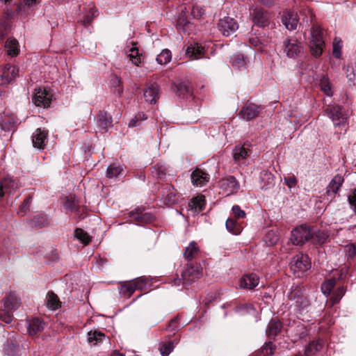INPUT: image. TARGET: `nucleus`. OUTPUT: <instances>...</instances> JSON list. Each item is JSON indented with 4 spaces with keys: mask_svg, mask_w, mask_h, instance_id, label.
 Segmentation results:
<instances>
[{
    "mask_svg": "<svg viewBox=\"0 0 356 356\" xmlns=\"http://www.w3.org/2000/svg\"><path fill=\"white\" fill-rule=\"evenodd\" d=\"M189 12L194 19H200L204 14L203 8L198 5H193L191 8L190 6L188 8H184V10H181V15L177 20V29L179 31L184 33H188L193 26L188 19L187 15Z\"/></svg>",
    "mask_w": 356,
    "mask_h": 356,
    "instance_id": "nucleus-1",
    "label": "nucleus"
},
{
    "mask_svg": "<svg viewBox=\"0 0 356 356\" xmlns=\"http://www.w3.org/2000/svg\"><path fill=\"white\" fill-rule=\"evenodd\" d=\"M304 44L296 37H289L284 40L282 50L286 56L296 58L304 52Z\"/></svg>",
    "mask_w": 356,
    "mask_h": 356,
    "instance_id": "nucleus-2",
    "label": "nucleus"
},
{
    "mask_svg": "<svg viewBox=\"0 0 356 356\" xmlns=\"http://www.w3.org/2000/svg\"><path fill=\"white\" fill-rule=\"evenodd\" d=\"M200 268L197 266L188 264L181 274V277L173 280L174 285H189L200 277Z\"/></svg>",
    "mask_w": 356,
    "mask_h": 356,
    "instance_id": "nucleus-3",
    "label": "nucleus"
},
{
    "mask_svg": "<svg viewBox=\"0 0 356 356\" xmlns=\"http://www.w3.org/2000/svg\"><path fill=\"white\" fill-rule=\"evenodd\" d=\"M335 127L344 126L347 121L346 110L338 104L328 105L324 111Z\"/></svg>",
    "mask_w": 356,
    "mask_h": 356,
    "instance_id": "nucleus-4",
    "label": "nucleus"
},
{
    "mask_svg": "<svg viewBox=\"0 0 356 356\" xmlns=\"http://www.w3.org/2000/svg\"><path fill=\"white\" fill-rule=\"evenodd\" d=\"M324 41L321 29L314 25L311 30L310 51L314 56H320L323 53Z\"/></svg>",
    "mask_w": 356,
    "mask_h": 356,
    "instance_id": "nucleus-5",
    "label": "nucleus"
},
{
    "mask_svg": "<svg viewBox=\"0 0 356 356\" xmlns=\"http://www.w3.org/2000/svg\"><path fill=\"white\" fill-rule=\"evenodd\" d=\"M80 13L79 15L77 22L84 26L89 25L92 19L97 15V10L95 5L92 3L86 5L79 6Z\"/></svg>",
    "mask_w": 356,
    "mask_h": 356,
    "instance_id": "nucleus-6",
    "label": "nucleus"
},
{
    "mask_svg": "<svg viewBox=\"0 0 356 356\" xmlns=\"http://www.w3.org/2000/svg\"><path fill=\"white\" fill-rule=\"evenodd\" d=\"M312 231L306 225H300L291 232V241L293 245H301L310 240Z\"/></svg>",
    "mask_w": 356,
    "mask_h": 356,
    "instance_id": "nucleus-7",
    "label": "nucleus"
},
{
    "mask_svg": "<svg viewBox=\"0 0 356 356\" xmlns=\"http://www.w3.org/2000/svg\"><path fill=\"white\" fill-rule=\"evenodd\" d=\"M288 298L292 302V305L298 309H305L309 305V300L305 296L302 288L300 286L292 289L288 294Z\"/></svg>",
    "mask_w": 356,
    "mask_h": 356,
    "instance_id": "nucleus-8",
    "label": "nucleus"
},
{
    "mask_svg": "<svg viewBox=\"0 0 356 356\" xmlns=\"http://www.w3.org/2000/svg\"><path fill=\"white\" fill-rule=\"evenodd\" d=\"M218 25L220 31L225 36L232 35L238 29L237 22L234 18L229 17L221 19Z\"/></svg>",
    "mask_w": 356,
    "mask_h": 356,
    "instance_id": "nucleus-9",
    "label": "nucleus"
},
{
    "mask_svg": "<svg viewBox=\"0 0 356 356\" xmlns=\"http://www.w3.org/2000/svg\"><path fill=\"white\" fill-rule=\"evenodd\" d=\"M219 185L222 191L227 195L237 193L240 188L238 181L233 176L222 179L219 181Z\"/></svg>",
    "mask_w": 356,
    "mask_h": 356,
    "instance_id": "nucleus-10",
    "label": "nucleus"
},
{
    "mask_svg": "<svg viewBox=\"0 0 356 356\" xmlns=\"http://www.w3.org/2000/svg\"><path fill=\"white\" fill-rule=\"evenodd\" d=\"M35 91L33 97L34 104L38 106H43L44 108L49 106L52 99V94L49 90L46 88H39Z\"/></svg>",
    "mask_w": 356,
    "mask_h": 356,
    "instance_id": "nucleus-11",
    "label": "nucleus"
},
{
    "mask_svg": "<svg viewBox=\"0 0 356 356\" xmlns=\"http://www.w3.org/2000/svg\"><path fill=\"white\" fill-rule=\"evenodd\" d=\"M250 15L255 25L261 27H266L269 25L270 15L263 8H255L250 13Z\"/></svg>",
    "mask_w": 356,
    "mask_h": 356,
    "instance_id": "nucleus-12",
    "label": "nucleus"
},
{
    "mask_svg": "<svg viewBox=\"0 0 356 356\" xmlns=\"http://www.w3.org/2000/svg\"><path fill=\"white\" fill-rule=\"evenodd\" d=\"M33 146L38 149H44L48 142V131L44 129H37L31 136Z\"/></svg>",
    "mask_w": 356,
    "mask_h": 356,
    "instance_id": "nucleus-13",
    "label": "nucleus"
},
{
    "mask_svg": "<svg viewBox=\"0 0 356 356\" xmlns=\"http://www.w3.org/2000/svg\"><path fill=\"white\" fill-rule=\"evenodd\" d=\"M291 268L293 270L305 271L310 268V261L309 257L306 254H297L293 258L291 263Z\"/></svg>",
    "mask_w": 356,
    "mask_h": 356,
    "instance_id": "nucleus-14",
    "label": "nucleus"
},
{
    "mask_svg": "<svg viewBox=\"0 0 356 356\" xmlns=\"http://www.w3.org/2000/svg\"><path fill=\"white\" fill-rule=\"evenodd\" d=\"M260 111V107L254 104L248 102L241 108L239 115L245 120H251L257 117Z\"/></svg>",
    "mask_w": 356,
    "mask_h": 356,
    "instance_id": "nucleus-15",
    "label": "nucleus"
},
{
    "mask_svg": "<svg viewBox=\"0 0 356 356\" xmlns=\"http://www.w3.org/2000/svg\"><path fill=\"white\" fill-rule=\"evenodd\" d=\"M209 179V175L200 168H196L191 174V181L194 186L197 187L205 186Z\"/></svg>",
    "mask_w": 356,
    "mask_h": 356,
    "instance_id": "nucleus-16",
    "label": "nucleus"
},
{
    "mask_svg": "<svg viewBox=\"0 0 356 356\" xmlns=\"http://www.w3.org/2000/svg\"><path fill=\"white\" fill-rule=\"evenodd\" d=\"M298 21V14L293 11H286L282 16V24L289 31L296 29Z\"/></svg>",
    "mask_w": 356,
    "mask_h": 356,
    "instance_id": "nucleus-17",
    "label": "nucleus"
},
{
    "mask_svg": "<svg viewBox=\"0 0 356 356\" xmlns=\"http://www.w3.org/2000/svg\"><path fill=\"white\" fill-rule=\"evenodd\" d=\"M18 72L19 69L17 67L10 65V64L6 65L1 75V83H10L17 76Z\"/></svg>",
    "mask_w": 356,
    "mask_h": 356,
    "instance_id": "nucleus-18",
    "label": "nucleus"
},
{
    "mask_svg": "<svg viewBox=\"0 0 356 356\" xmlns=\"http://www.w3.org/2000/svg\"><path fill=\"white\" fill-rule=\"evenodd\" d=\"M143 95L147 102L151 104H156L159 97V88L158 85L151 83L147 86L144 91Z\"/></svg>",
    "mask_w": 356,
    "mask_h": 356,
    "instance_id": "nucleus-19",
    "label": "nucleus"
},
{
    "mask_svg": "<svg viewBox=\"0 0 356 356\" xmlns=\"http://www.w3.org/2000/svg\"><path fill=\"white\" fill-rule=\"evenodd\" d=\"M18 188L17 183L10 177H6L0 181V200L8 193L11 194Z\"/></svg>",
    "mask_w": 356,
    "mask_h": 356,
    "instance_id": "nucleus-20",
    "label": "nucleus"
},
{
    "mask_svg": "<svg viewBox=\"0 0 356 356\" xmlns=\"http://www.w3.org/2000/svg\"><path fill=\"white\" fill-rule=\"evenodd\" d=\"M20 306L18 296L13 292L9 293L3 299V308L6 311H13Z\"/></svg>",
    "mask_w": 356,
    "mask_h": 356,
    "instance_id": "nucleus-21",
    "label": "nucleus"
},
{
    "mask_svg": "<svg viewBox=\"0 0 356 356\" xmlns=\"http://www.w3.org/2000/svg\"><path fill=\"white\" fill-rule=\"evenodd\" d=\"M259 284V277L254 273L248 274L240 280V286L243 289H252Z\"/></svg>",
    "mask_w": 356,
    "mask_h": 356,
    "instance_id": "nucleus-22",
    "label": "nucleus"
},
{
    "mask_svg": "<svg viewBox=\"0 0 356 356\" xmlns=\"http://www.w3.org/2000/svg\"><path fill=\"white\" fill-rule=\"evenodd\" d=\"M44 328V323L39 318H33L29 321L28 332L31 336H34L41 332Z\"/></svg>",
    "mask_w": 356,
    "mask_h": 356,
    "instance_id": "nucleus-23",
    "label": "nucleus"
},
{
    "mask_svg": "<svg viewBox=\"0 0 356 356\" xmlns=\"http://www.w3.org/2000/svg\"><path fill=\"white\" fill-rule=\"evenodd\" d=\"M17 124V120L13 115L4 114L0 116V129L3 131H10Z\"/></svg>",
    "mask_w": 356,
    "mask_h": 356,
    "instance_id": "nucleus-24",
    "label": "nucleus"
},
{
    "mask_svg": "<svg viewBox=\"0 0 356 356\" xmlns=\"http://www.w3.org/2000/svg\"><path fill=\"white\" fill-rule=\"evenodd\" d=\"M204 54V48L197 43L189 45L186 51V55L191 59H198Z\"/></svg>",
    "mask_w": 356,
    "mask_h": 356,
    "instance_id": "nucleus-25",
    "label": "nucleus"
},
{
    "mask_svg": "<svg viewBox=\"0 0 356 356\" xmlns=\"http://www.w3.org/2000/svg\"><path fill=\"white\" fill-rule=\"evenodd\" d=\"M106 339V335L99 330H91L87 334V341L90 346H97Z\"/></svg>",
    "mask_w": 356,
    "mask_h": 356,
    "instance_id": "nucleus-26",
    "label": "nucleus"
},
{
    "mask_svg": "<svg viewBox=\"0 0 356 356\" xmlns=\"http://www.w3.org/2000/svg\"><path fill=\"white\" fill-rule=\"evenodd\" d=\"M343 181V177L339 175L334 176L327 186V195L336 194L342 186Z\"/></svg>",
    "mask_w": 356,
    "mask_h": 356,
    "instance_id": "nucleus-27",
    "label": "nucleus"
},
{
    "mask_svg": "<svg viewBox=\"0 0 356 356\" xmlns=\"http://www.w3.org/2000/svg\"><path fill=\"white\" fill-rule=\"evenodd\" d=\"M311 229L312 231V234L309 241H311L312 243L315 245H323L326 243L328 238V235L325 232L316 230L314 228Z\"/></svg>",
    "mask_w": 356,
    "mask_h": 356,
    "instance_id": "nucleus-28",
    "label": "nucleus"
},
{
    "mask_svg": "<svg viewBox=\"0 0 356 356\" xmlns=\"http://www.w3.org/2000/svg\"><path fill=\"white\" fill-rule=\"evenodd\" d=\"M261 188L268 189L275 185V177L268 170H263L260 173Z\"/></svg>",
    "mask_w": 356,
    "mask_h": 356,
    "instance_id": "nucleus-29",
    "label": "nucleus"
},
{
    "mask_svg": "<svg viewBox=\"0 0 356 356\" xmlns=\"http://www.w3.org/2000/svg\"><path fill=\"white\" fill-rule=\"evenodd\" d=\"M130 217L132 220L138 222V224L147 223L153 220L154 216L149 213H140L137 209L136 211L130 213Z\"/></svg>",
    "mask_w": 356,
    "mask_h": 356,
    "instance_id": "nucleus-30",
    "label": "nucleus"
},
{
    "mask_svg": "<svg viewBox=\"0 0 356 356\" xmlns=\"http://www.w3.org/2000/svg\"><path fill=\"white\" fill-rule=\"evenodd\" d=\"M112 118L106 112H99L97 115V124L102 129L106 131L112 125Z\"/></svg>",
    "mask_w": 356,
    "mask_h": 356,
    "instance_id": "nucleus-31",
    "label": "nucleus"
},
{
    "mask_svg": "<svg viewBox=\"0 0 356 356\" xmlns=\"http://www.w3.org/2000/svg\"><path fill=\"white\" fill-rule=\"evenodd\" d=\"M40 1L41 0H24L23 3L17 6L19 12L29 15Z\"/></svg>",
    "mask_w": 356,
    "mask_h": 356,
    "instance_id": "nucleus-32",
    "label": "nucleus"
},
{
    "mask_svg": "<svg viewBox=\"0 0 356 356\" xmlns=\"http://www.w3.org/2000/svg\"><path fill=\"white\" fill-rule=\"evenodd\" d=\"M282 327V323L279 321L273 319L268 325L266 333L269 337H275L281 332Z\"/></svg>",
    "mask_w": 356,
    "mask_h": 356,
    "instance_id": "nucleus-33",
    "label": "nucleus"
},
{
    "mask_svg": "<svg viewBox=\"0 0 356 356\" xmlns=\"http://www.w3.org/2000/svg\"><path fill=\"white\" fill-rule=\"evenodd\" d=\"M323 347V343L320 341H313L305 348L306 356H313L320 351Z\"/></svg>",
    "mask_w": 356,
    "mask_h": 356,
    "instance_id": "nucleus-34",
    "label": "nucleus"
},
{
    "mask_svg": "<svg viewBox=\"0 0 356 356\" xmlns=\"http://www.w3.org/2000/svg\"><path fill=\"white\" fill-rule=\"evenodd\" d=\"M250 156V150L244 147L236 146L233 150V156L236 162H241Z\"/></svg>",
    "mask_w": 356,
    "mask_h": 356,
    "instance_id": "nucleus-35",
    "label": "nucleus"
},
{
    "mask_svg": "<svg viewBox=\"0 0 356 356\" xmlns=\"http://www.w3.org/2000/svg\"><path fill=\"white\" fill-rule=\"evenodd\" d=\"M46 302L47 306L52 310H56L61 306V302L57 295L51 291L48 292L46 298Z\"/></svg>",
    "mask_w": 356,
    "mask_h": 356,
    "instance_id": "nucleus-36",
    "label": "nucleus"
},
{
    "mask_svg": "<svg viewBox=\"0 0 356 356\" xmlns=\"http://www.w3.org/2000/svg\"><path fill=\"white\" fill-rule=\"evenodd\" d=\"M205 206V198L203 195L193 198L189 202V207L195 212L203 211Z\"/></svg>",
    "mask_w": 356,
    "mask_h": 356,
    "instance_id": "nucleus-37",
    "label": "nucleus"
},
{
    "mask_svg": "<svg viewBox=\"0 0 356 356\" xmlns=\"http://www.w3.org/2000/svg\"><path fill=\"white\" fill-rule=\"evenodd\" d=\"M226 229L232 234L238 235L242 231V227L236 220L229 218L225 222Z\"/></svg>",
    "mask_w": 356,
    "mask_h": 356,
    "instance_id": "nucleus-38",
    "label": "nucleus"
},
{
    "mask_svg": "<svg viewBox=\"0 0 356 356\" xmlns=\"http://www.w3.org/2000/svg\"><path fill=\"white\" fill-rule=\"evenodd\" d=\"M49 224L47 216L44 213L35 215L31 221V226L38 228L45 227Z\"/></svg>",
    "mask_w": 356,
    "mask_h": 356,
    "instance_id": "nucleus-39",
    "label": "nucleus"
},
{
    "mask_svg": "<svg viewBox=\"0 0 356 356\" xmlns=\"http://www.w3.org/2000/svg\"><path fill=\"white\" fill-rule=\"evenodd\" d=\"M198 252L199 248L197 243L194 241H192L185 249L184 252V258L187 260H191L197 254Z\"/></svg>",
    "mask_w": 356,
    "mask_h": 356,
    "instance_id": "nucleus-40",
    "label": "nucleus"
},
{
    "mask_svg": "<svg viewBox=\"0 0 356 356\" xmlns=\"http://www.w3.org/2000/svg\"><path fill=\"white\" fill-rule=\"evenodd\" d=\"M336 278H330L325 280L321 284V291L326 297L330 296L331 292L336 285Z\"/></svg>",
    "mask_w": 356,
    "mask_h": 356,
    "instance_id": "nucleus-41",
    "label": "nucleus"
},
{
    "mask_svg": "<svg viewBox=\"0 0 356 356\" xmlns=\"http://www.w3.org/2000/svg\"><path fill=\"white\" fill-rule=\"evenodd\" d=\"M343 69L349 86H356V67H354L353 65H347Z\"/></svg>",
    "mask_w": 356,
    "mask_h": 356,
    "instance_id": "nucleus-42",
    "label": "nucleus"
},
{
    "mask_svg": "<svg viewBox=\"0 0 356 356\" xmlns=\"http://www.w3.org/2000/svg\"><path fill=\"white\" fill-rule=\"evenodd\" d=\"M19 344L15 339H9L4 346V351L8 355H14L19 350Z\"/></svg>",
    "mask_w": 356,
    "mask_h": 356,
    "instance_id": "nucleus-43",
    "label": "nucleus"
},
{
    "mask_svg": "<svg viewBox=\"0 0 356 356\" xmlns=\"http://www.w3.org/2000/svg\"><path fill=\"white\" fill-rule=\"evenodd\" d=\"M131 43L133 47H131L129 50L127 51V56L131 60V62L135 65L138 66L141 63L140 54H139L138 48L136 47H134V43L133 42Z\"/></svg>",
    "mask_w": 356,
    "mask_h": 356,
    "instance_id": "nucleus-44",
    "label": "nucleus"
},
{
    "mask_svg": "<svg viewBox=\"0 0 356 356\" xmlns=\"http://www.w3.org/2000/svg\"><path fill=\"white\" fill-rule=\"evenodd\" d=\"M5 48L9 56H15L18 54V42L15 39H8L6 42Z\"/></svg>",
    "mask_w": 356,
    "mask_h": 356,
    "instance_id": "nucleus-45",
    "label": "nucleus"
},
{
    "mask_svg": "<svg viewBox=\"0 0 356 356\" xmlns=\"http://www.w3.org/2000/svg\"><path fill=\"white\" fill-rule=\"evenodd\" d=\"M231 63L232 67L239 69L246 65L247 60L244 55L241 54H237L231 57Z\"/></svg>",
    "mask_w": 356,
    "mask_h": 356,
    "instance_id": "nucleus-46",
    "label": "nucleus"
},
{
    "mask_svg": "<svg viewBox=\"0 0 356 356\" xmlns=\"http://www.w3.org/2000/svg\"><path fill=\"white\" fill-rule=\"evenodd\" d=\"M346 291V289L344 286H340L333 292L332 296L330 298V302L332 306L340 302L341 299L344 296Z\"/></svg>",
    "mask_w": 356,
    "mask_h": 356,
    "instance_id": "nucleus-47",
    "label": "nucleus"
},
{
    "mask_svg": "<svg viewBox=\"0 0 356 356\" xmlns=\"http://www.w3.org/2000/svg\"><path fill=\"white\" fill-rule=\"evenodd\" d=\"M319 86L321 90L328 97L332 95V88L327 76H323L319 81Z\"/></svg>",
    "mask_w": 356,
    "mask_h": 356,
    "instance_id": "nucleus-48",
    "label": "nucleus"
},
{
    "mask_svg": "<svg viewBox=\"0 0 356 356\" xmlns=\"http://www.w3.org/2000/svg\"><path fill=\"white\" fill-rule=\"evenodd\" d=\"M177 94L183 98L191 95V88L186 83H179L175 86Z\"/></svg>",
    "mask_w": 356,
    "mask_h": 356,
    "instance_id": "nucleus-49",
    "label": "nucleus"
},
{
    "mask_svg": "<svg viewBox=\"0 0 356 356\" xmlns=\"http://www.w3.org/2000/svg\"><path fill=\"white\" fill-rule=\"evenodd\" d=\"M172 58L171 52L169 49H163L157 56L156 61L161 65H165L168 63Z\"/></svg>",
    "mask_w": 356,
    "mask_h": 356,
    "instance_id": "nucleus-50",
    "label": "nucleus"
},
{
    "mask_svg": "<svg viewBox=\"0 0 356 356\" xmlns=\"http://www.w3.org/2000/svg\"><path fill=\"white\" fill-rule=\"evenodd\" d=\"M134 284L136 286V290L143 291L147 289L149 285V280L145 277H138L133 281Z\"/></svg>",
    "mask_w": 356,
    "mask_h": 356,
    "instance_id": "nucleus-51",
    "label": "nucleus"
},
{
    "mask_svg": "<svg viewBox=\"0 0 356 356\" xmlns=\"http://www.w3.org/2000/svg\"><path fill=\"white\" fill-rule=\"evenodd\" d=\"M135 291H136V286L134 284L132 281L124 282L122 284L120 288V292L124 295H127L129 296H131Z\"/></svg>",
    "mask_w": 356,
    "mask_h": 356,
    "instance_id": "nucleus-52",
    "label": "nucleus"
},
{
    "mask_svg": "<svg viewBox=\"0 0 356 356\" xmlns=\"http://www.w3.org/2000/svg\"><path fill=\"white\" fill-rule=\"evenodd\" d=\"M74 234L76 238H78L80 241H81L84 245H88L90 241V237L82 229H76Z\"/></svg>",
    "mask_w": 356,
    "mask_h": 356,
    "instance_id": "nucleus-53",
    "label": "nucleus"
},
{
    "mask_svg": "<svg viewBox=\"0 0 356 356\" xmlns=\"http://www.w3.org/2000/svg\"><path fill=\"white\" fill-rule=\"evenodd\" d=\"M122 171V168L115 164L110 165L107 168V177L113 178L119 175Z\"/></svg>",
    "mask_w": 356,
    "mask_h": 356,
    "instance_id": "nucleus-54",
    "label": "nucleus"
},
{
    "mask_svg": "<svg viewBox=\"0 0 356 356\" xmlns=\"http://www.w3.org/2000/svg\"><path fill=\"white\" fill-rule=\"evenodd\" d=\"M341 40L340 38H335L333 42L332 54L334 57L339 58L341 56Z\"/></svg>",
    "mask_w": 356,
    "mask_h": 356,
    "instance_id": "nucleus-55",
    "label": "nucleus"
},
{
    "mask_svg": "<svg viewBox=\"0 0 356 356\" xmlns=\"http://www.w3.org/2000/svg\"><path fill=\"white\" fill-rule=\"evenodd\" d=\"M264 240L268 245H274L277 243L279 238L274 231L270 230L266 234Z\"/></svg>",
    "mask_w": 356,
    "mask_h": 356,
    "instance_id": "nucleus-56",
    "label": "nucleus"
},
{
    "mask_svg": "<svg viewBox=\"0 0 356 356\" xmlns=\"http://www.w3.org/2000/svg\"><path fill=\"white\" fill-rule=\"evenodd\" d=\"M275 346L273 342H267L261 347V353L262 356H269L273 354Z\"/></svg>",
    "mask_w": 356,
    "mask_h": 356,
    "instance_id": "nucleus-57",
    "label": "nucleus"
},
{
    "mask_svg": "<svg viewBox=\"0 0 356 356\" xmlns=\"http://www.w3.org/2000/svg\"><path fill=\"white\" fill-rule=\"evenodd\" d=\"M173 348L174 346L172 342H168L161 344L159 350L162 356H168L169 354L172 351Z\"/></svg>",
    "mask_w": 356,
    "mask_h": 356,
    "instance_id": "nucleus-58",
    "label": "nucleus"
},
{
    "mask_svg": "<svg viewBox=\"0 0 356 356\" xmlns=\"http://www.w3.org/2000/svg\"><path fill=\"white\" fill-rule=\"evenodd\" d=\"M10 30V25L6 19L0 22V40L5 36Z\"/></svg>",
    "mask_w": 356,
    "mask_h": 356,
    "instance_id": "nucleus-59",
    "label": "nucleus"
},
{
    "mask_svg": "<svg viewBox=\"0 0 356 356\" xmlns=\"http://www.w3.org/2000/svg\"><path fill=\"white\" fill-rule=\"evenodd\" d=\"M345 252L348 257V259H353L356 256V245L350 244L345 247Z\"/></svg>",
    "mask_w": 356,
    "mask_h": 356,
    "instance_id": "nucleus-60",
    "label": "nucleus"
},
{
    "mask_svg": "<svg viewBox=\"0 0 356 356\" xmlns=\"http://www.w3.org/2000/svg\"><path fill=\"white\" fill-rule=\"evenodd\" d=\"M10 311L3 310L0 312V320L8 324L13 321V315L10 313Z\"/></svg>",
    "mask_w": 356,
    "mask_h": 356,
    "instance_id": "nucleus-61",
    "label": "nucleus"
},
{
    "mask_svg": "<svg viewBox=\"0 0 356 356\" xmlns=\"http://www.w3.org/2000/svg\"><path fill=\"white\" fill-rule=\"evenodd\" d=\"M232 210L236 218L240 219L245 217V211L238 205L233 206Z\"/></svg>",
    "mask_w": 356,
    "mask_h": 356,
    "instance_id": "nucleus-62",
    "label": "nucleus"
},
{
    "mask_svg": "<svg viewBox=\"0 0 356 356\" xmlns=\"http://www.w3.org/2000/svg\"><path fill=\"white\" fill-rule=\"evenodd\" d=\"M351 208L356 212V188L353 189L348 196Z\"/></svg>",
    "mask_w": 356,
    "mask_h": 356,
    "instance_id": "nucleus-63",
    "label": "nucleus"
},
{
    "mask_svg": "<svg viewBox=\"0 0 356 356\" xmlns=\"http://www.w3.org/2000/svg\"><path fill=\"white\" fill-rule=\"evenodd\" d=\"M65 207L70 211H76V204L72 197H67Z\"/></svg>",
    "mask_w": 356,
    "mask_h": 356,
    "instance_id": "nucleus-64",
    "label": "nucleus"
}]
</instances>
